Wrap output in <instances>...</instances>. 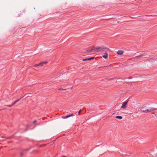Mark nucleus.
Wrapping results in <instances>:
<instances>
[{
    "label": "nucleus",
    "mask_w": 157,
    "mask_h": 157,
    "mask_svg": "<svg viewBox=\"0 0 157 157\" xmlns=\"http://www.w3.org/2000/svg\"><path fill=\"white\" fill-rule=\"evenodd\" d=\"M24 97H22L20 99H19L13 102L12 103V105H14L20 99H21L22 98H23Z\"/></svg>",
    "instance_id": "6"
},
{
    "label": "nucleus",
    "mask_w": 157,
    "mask_h": 157,
    "mask_svg": "<svg viewBox=\"0 0 157 157\" xmlns=\"http://www.w3.org/2000/svg\"><path fill=\"white\" fill-rule=\"evenodd\" d=\"M23 153H22V152H21L20 153V155L21 157H22L23 156Z\"/></svg>",
    "instance_id": "14"
},
{
    "label": "nucleus",
    "mask_w": 157,
    "mask_h": 157,
    "mask_svg": "<svg viewBox=\"0 0 157 157\" xmlns=\"http://www.w3.org/2000/svg\"><path fill=\"white\" fill-rule=\"evenodd\" d=\"M109 56L108 54H106V55H104L102 56V57L105 59H107L108 58Z\"/></svg>",
    "instance_id": "8"
},
{
    "label": "nucleus",
    "mask_w": 157,
    "mask_h": 157,
    "mask_svg": "<svg viewBox=\"0 0 157 157\" xmlns=\"http://www.w3.org/2000/svg\"><path fill=\"white\" fill-rule=\"evenodd\" d=\"M12 105V104L11 105H7V106L9 107H11L13 105Z\"/></svg>",
    "instance_id": "18"
},
{
    "label": "nucleus",
    "mask_w": 157,
    "mask_h": 157,
    "mask_svg": "<svg viewBox=\"0 0 157 157\" xmlns=\"http://www.w3.org/2000/svg\"><path fill=\"white\" fill-rule=\"evenodd\" d=\"M73 116V114H71L70 115H68V116H65V117L63 116L62 117L63 119H66V118H68V117H69L72 116Z\"/></svg>",
    "instance_id": "7"
},
{
    "label": "nucleus",
    "mask_w": 157,
    "mask_h": 157,
    "mask_svg": "<svg viewBox=\"0 0 157 157\" xmlns=\"http://www.w3.org/2000/svg\"><path fill=\"white\" fill-rule=\"evenodd\" d=\"M116 117V118L119 119H121L122 118V117L121 116H117Z\"/></svg>",
    "instance_id": "11"
},
{
    "label": "nucleus",
    "mask_w": 157,
    "mask_h": 157,
    "mask_svg": "<svg viewBox=\"0 0 157 157\" xmlns=\"http://www.w3.org/2000/svg\"><path fill=\"white\" fill-rule=\"evenodd\" d=\"M94 57H92L90 58H89L90 60L93 59H94Z\"/></svg>",
    "instance_id": "16"
},
{
    "label": "nucleus",
    "mask_w": 157,
    "mask_h": 157,
    "mask_svg": "<svg viewBox=\"0 0 157 157\" xmlns=\"http://www.w3.org/2000/svg\"><path fill=\"white\" fill-rule=\"evenodd\" d=\"M123 53L124 52L122 50H118L117 52V53L119 55H122Z\"/></svg>",
    "instance_id": "5"
},
{
    "label": "nucleus",
    "mask_w": 157,
    "mask_h": 157,
    "mask_svg": "<svg viewBox=\"0 0 157 157\" xmlns=\"http://www.w3.org/2000/svg\"><path fill=\"white\" fill-rule=\"evenodd\" d=\"M29 97V96H28H28H27V95H26V98H27V97Z\"/></svg>",
    "instance_id": "22"
},
{
    "label": "nucleus",
    "mask_w": 157,
    "mask_h": 157,
    "mask_svg": "<svg viewBox=\"0 0 157 157\" xmlns=\"http://www.w3.org/2000/svg\"><path fill=\"white\" fill-rule=\"evenodd\" d=\"M36 122V120H35V121H34L33 122V123H35V122Z\"/></svg>",
    "instance_id": "20"
},
{
    "label": "nucleus",
    "mask_w": 157,
    "mask_h": 157,
    "mask_svg": "<svg viewBox=\"0 0 157 157\" xmlns=\"http://www.w3.org/2000/svg\"><path fill=\"white\" fill-rule=\"evenodd\" d=\"M140 110H142V111L144 113H148L152 111L155 110L154 109L150 108L149 109H146L144 107H141Z\"/></svg>",
    "instance_id": "2"
},
{
    "label": "nucleus",
    "mask_w": 157,
    "mask_h": 157,
    "mask_svg": "<svg viewBox=\"0 0 157 157\" xmlns=\"http://www.w3.org/2000/svg\"><path fill=\"white\" fill-rule=\"evenodd\" d=\"M27 94H25V96H26Z\"/></svg>",
    "instance_id": "21"
},
{
    "label": "nucleus",
    "mask_w": 157,
    "mask_h": 157,
    "mask_svg": "<svg viewBox=\"0 0 157 157\" xmlns=\"http://www.w3.org/2000/svg\"><path fill=\"white\" fill-rule=\"evenodd\" d=\"M128 101H126L123 102L122 103V106L121 107V108L125 109L126 108L127 105L128 103Z\"/></svg>",
    "instance_id": "3"
},
{
    "label": "nucleus",
    "mask_w": 157,
    "mask_h": 157,
    "mask_svg": "<svg viewBox=\"0 0 157 157\" xmlns=\"http://www.w3.org/2000/svg\"><path fill=\"white\" fill-rule=\"evenodd\" d=\"M59 90H66V89H63L62 88H59V89H58Z\"/></svg>",
    "instance_id": "12"
},
{
    "label": "nucleus",
    "mask_w": 157,
    "mask_h": 157,
    "mask_svg": "<svg viewBox=\"0 0 157 157\" xmlns=\"http://www.w3.org/2000/svg\"><path fill=\"white\" fill-rule=\"evenodd\" d=\"M47 63V62H42L38 64V66H40V67H42L43 66L44 64H46Z\"/></svg>",
    "instance_id": "4"
},
{
    "label": "nucleus",
    "mask_w": 157,
    "mask_h": 157,
    "mask_svg": "<svg viewBox=\"0 0 157 157\" xmlns=\"http://www.w3.org/2000/svg\"><path fill=\"white\" fill-rule=\"evenodd\" d=\"M29 97V96H28H28H27V95H26V98H27V97Z\"/></svg>",
    "instance_id": "23"
},
{
    "label": "nucleus",
    "mask_w": 157,
    "mask_h": 157,
    "mask_svg": "<svg viewBox=\"0 0 157 157\" xmlns=\"http://www.w3.org/2000/svg\"><path fill=\"white\" fill-rule=\"evenodd\" d=\"M81 110L80 109L78 113V115H79L80 114V113L81 112Z\"/></svg>",
    "instance_id": "17"
},
{
    "label": "nucleus",
    "mask_w": 157,
    "mask_h": 157,
    "mask_svg": "<svg viewBox=\"0 0 157 157\" xmlns=\"http://www.w3.org/2000/svg\"><path fill=\"white\" fill-rule=\"evenodd\" d=\"M88 60H90L89 58H87V59H83V61H85Z\"/></svg>",
    "instance_id": "13"
},
{
    "label": "nucleus",
    "mask_w": 157,
    "mask_h": 157,
    "mask_svg": "<svg viewBox=\"0 0 157 157\" xmlns=\"http://www.w3.org/2000/svg\"><path fill=\"white\" fill-rule=\"evenodd\" d=\"M108 48L109 49V50H107V49H106V50H105V51H103V52H105V53H104V55H106V54H108V53H107V51H109L110 50L109 48Z\"/></svg>",
    "instance_id": "9"
},
{
    "label": "nucleus",
    "mask_w": 157,
    "mask_h": 157,
    "mask_svg": "<svg viewBox=\"0 0 157 157\" xmlns=\"http://www.w3.org/2000/svg\"><path fill=\"white\" fill-rule=\"evenodd\" d=\"M106 49L109 50L108 48L106 47H91L86 49V52L88 53L93 52H98L101 51H105Z\"/></svg>",
    "instance_id": "1"
},
{
    "label": "nucleus",
    "mask_w": 157,
    "mask_h": 157,
    "mask_svg": "<svg viewBox=\"0 0 157 157\" xmlns=\"http://www.w3.org/2000/svg\"><path fill=\"white\" fill-rule=\"evenodd\" d=\"M12 136H10V137H8L7 138V139H10L11 138V137H12Z\"/></svg>",
    "instance_id": "19"
},
{
    "label": "nucleus",
    "mask_w": 157,
    "mask_h": 157,
    "mask_svg": "<svg viewBox=\"0 0 157 157\" xmlns=\"http://www.w3.org/2000/svg\"><path fill=\"white\" fill-rule=\"evenodd\" d=\"M38 64H36L34 65L33 66H34V67H37V66H38Z\"/></svg>",
    "instance_id": "15"
},
{
    "label": "nucleus",
    "mask_w": 157,
    "mask_h": 157,
    "mask_svg": "<svg viewBox=\"0 0 157 157\" xmlns=\"http://www.w3.org/2000/svg\"><path fill=\"white\" fill-rule=\"evenodd\" d=\"M142 55H140L138 56H136L135 57V58L136 59H137L139 58H140L142 57Z\"/></svg>",
    "instance_id": "10"
}]
</instances>
